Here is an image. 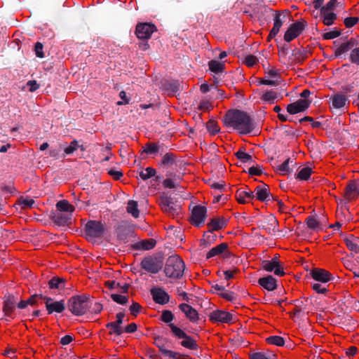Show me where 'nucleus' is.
Listing matches in <instances>:
<instances>
[{"label":"nucleus","mask_w":359,"mask_h":359,"mask_svg":"<svg viewBox=\"0 0 359 359\" xmlns=\"http://www.w3.org/2000/svg\"><path fill=\"white\" fill-rule=\"evenodd\" d=\"M344 242L349 250L354 253L359 252V237L349 235L344 238Z\"/></svg>","instance_id":"obj_20"},{"label":"nucleus","mask_w":359,"mask_h":359,"mask_svg":"<svg viewBox=\"0 0 359 359\" xmlns=\"http://www.w3.org/2000/svg\"><path fill=\"white\" fill-rule=\"evenodd\" d=\"M169 327L172 334L178 339H182L187 335V334L181 328L178 327L173 323H170Z\"/></svg>","instance_id":"obj_35"},{"label":"nucleus","mask_w":359,"mask_h":359,"mask_svg":"<svg viewBox=\"0 0 359 359\" xmlns=\"http://www.w3.org/2000/svg\"><path fill=\"white\" fill-rule=\"evenodd\" d=\"M207 129L212 135H215L219 131V127L217 121L214 120H210L207 123Z\"/></svg>","instance_id":"obj_40"},{"label":"nucleus","mask_w":359,"mask_h":359,"mask_svg":"<svg viewBox=\"0 0 359 359\" xmlns=\"http://www.w3.org/2000/svg\"><path fill=\"white\" fill-rule=\"evenodd\" d=\"M358 20L357 17H348L345 18L344 23L346 27L351 28L358 23Z\"/></svg>","instance_id":"obj_48"},{"label":"nucleus","mask_w":359,"mask_h":359,"mask_svg":"<svg viewBox=\"0 0 359 359\" xmlns=\"http://www.w3.org/2000/svg\"><path fill=\"white\" fill-rule=\"evenodd\" d=\"M161 353L170 358L182 359V355L180 353L165 348H161Z\"/></svg>","instance_id":"obj_43"},{"label":"nucleus","mask_w":359,"mask_h":359,"mask_svg":"<svg viewBox=\"0 0 359 359\" xmlns=\"http://www.w3.org/2000/svg\"><path fill=\"white\" fill-rule=\"evenodd\" d=\"M320 15L323 24L327 26L334 24V20L337 18L335 13L330 11H325V9H320Z\"/></svg>","instance_id":"obj_25"},{"label":"nucleus","mask_w":359,"mask_h":359,"mask_svg":"<svg viewBox=\"0 0 359 359\" xmlns=\"http://www.w3.org/2000/svg\"><path fill=\"white\" fill-rule=\"evenodd\" d=\"M4 355L11 359L16 358V349L13 348H7L4 353Z\"/></svg>","instance_id":"obj_57"},{"label":"nucleus","mask_w":359,"mask_h":359,"mask_svg":"<svg viewBox=\"0 0 359 359\" xmlns=\"http://www.w3.org/2000/svg\"><path fill=\"white\" fill-rule=\"evenodd\" d=\"M140 309V306L137 303H133L130 307L131 314H133L134 316H136L137 313H139Z\"/></svg>","instance_id":"obj_64"},{"label":"nucleus","mask_w":359,"mask_h":359,"mask_svg":"<svg viewBox=\"0 0 359 359\" xmlns=\"http://www.w3.org/2000/svg\"><path fill=\"white\" fill-rule=\"evenodd\" d=\"M71 219V216H69L67 213L65 215L63 212H57L54 215L55 222L59 224L60 225H65L67 224Z\"/></svg>","instance_id":"obj_31"},{"label":"nucleus","mask_w":359,"mask_h":359,"mask_svg":"<svg viewBox=\"0 0 359 359\" xmlns=\"http://www.w3.org/2000/svg\"><path fill=\"white\" fill-rule=\"evenodd\" d=\"M350 48V43H344L336 48L334 54L336 56H339L343 53L347 52Z\"/></svg>","instance_id":"obj_44"},{"label":"nucleus","mask_w":359,"mask_h":359,"mask_svg":"<svg viewBox=\"0 0 359 359\" xmlns=\"http://www.w3.org/2000/svg\"><path fill=\"white\" fill-rule=\"evenodd\" d=\"M258 283L264 289L268 291H273L277 287L276 280L271 276H268L266 277L259 278L258 280Z\"/></svg>","instance_id":"obj_18"},{"label":"nucleus","mask_w":359,"mask_h":359,"mask_svg":"<svg viewBox=\"0 0 359 359\" xmlns=\"http://www.w3.org/2000/svg\"><path fill=\"white\" fill-rule=\"evenodd\" d=\"M43 48V46L41 43H40V42L36 43L35 46H34L35 54L37 57H41V58L44 57Z\"/></svg>","instance_id":"obj_55"},{"label":"nucleus","mask_w":359,"mask_h":359,"mask_svg":"<svg viewBox=\"0 0 359 359\" xmlns=\"http://www.w3.org/2000/svg\"><path fill=\"white\" fill-rule=\"evenodd\" d=\"M50 288L59 289L64 286V281L59 278H53L48 283Z\"/></svg>","instance_id":"obj_41"},{"label":"nucleus","mask_w":359,"mask_h":359,"mask_svg":"<svg viewBox=\"0 0 359 359\" xmlns=\"http://www.w3.org/2000/svg\"><path fill=\"white\" fill-rule=\"evenodd\" d=\"M311 276L315 280L322 283H327L332 278V274L329 271L319 268L313 269L311 272Z\"/></svg>","instance_id":"obj_15"},{"label":"nucleus","mask_w":359,"mask_h":359,"mask_svg":"<svg viewBox=\"0 0 359 359\" xmlns=\"http://www.w3.org/2000/svg\"><path fill=\"white\" fill-rule=\"evenodd\" d=\"M144 151L147 154H154L158 151V146L155 144H149L146 145Z\"/></svg>","instance_id":"obj_58"},{"label":"nucleus","mask_w":359,"mask_h":359,"mask_svg":"<svg viewBox=\"0 0 359 359\" xmlns=\"http://www.w3.org/2000/svg\"><path fill=\"white\" fill-rule=\"evenodd\" d=\"M266 341L270 344L282 346L285 344V341L282 337L271 336L266 339Z\"/></svg>","instance_id":"obj_37"},{"label":"nucleus","mask_w":359,"mask_h":359,"mask_svg":"<svg viewBox=\"0 0 359 359\" xmlns=\"http://www.w3.org/2000/svg\"><path fill=\"white\" fill-rule=\"evenodd\" d=\"M227 224L228 219L223 216L211 219L207 224L208 231L204 233L203 236L208 237L209 234L212 233L213 231L224 229L227 226Z\"/></svg>","instance_id":"obj_9"},{"label":"nucleus","mask_w":359,"mask_h":359,"mask_svg":"<svg viewBox=\"0 0 359 359\" xmlns=\"http://www.w3.org/2000/svg\"><path fill=\"white\" fill-rule=\"evenodd\" d=\"M180 310L185 314L186 317L191 322L195 323L198 320V313L197 311L187 304H181L179 306Z\"/></svg>","instance_id":"obj_16"},{"label":"nucleus","mask_w":359,"mask_h":359,"mask_svg":"<svg viewBox=\"0 0 359 359\" xmlns=\"http://www.w3.org/2000/svg\"><path fill=\"white\" fill-rule=\"evenodd\" d=\"M312 174V169L309 167H304L299 170L297 173V178L300 180H307Z\"/></svg>","instance_id":"obj_33"},{"label":"nucleus","mask_w":359,"mask_h":359,"mask_svg":"<svg viewBox=\"0 0 359 359\" xmlns=\"http://www.w3.org/2000/svg\"><path fill=\"white\" fill-rule=\"evenodd\" d=\"M181 345L191 350H196L198 348L196 341L187 334L182 339Z\"/></svg>","instance_id":"obj_27"},{"label":"nucleus","mask_w":359,"mask_h":359,"mask_svg":"<svg viewBox=\"0 0 359 359\" xmlns=\"http://www.w3.org/2000/svg\"><path fill=\"white\" fill-rule=\"evenodd\" d=\"M151 294L154 302L157 304H165L169 301L168 294L161 289L152 290Z\"/></svg>","instance_id":"obj_19"},{"label":"nucleus","mask_w":359,"mask_h":359,"mask_svg":"<svg viewBox=\"0 0 359 359\" xmlns=\"http://www.w3.org/2000/svg\"><path fill=\"white\" fill-rule=\"evenodd\" d=\"M207 209L202 205L195 206L191 212V223L196 226H200L205 222L206 218Z\"/></svg>","instance_id":"obj_7"},{"label":"nucleus","mask_w":359,"mask_h":359,"mask_svg":"<svg viewBox=\"0 0 359 359\" xmlns=\"http://www.w3.org/2000/svg\"><path fill=\"white\" fill-rule=\"evenodd\" d=\"M127 212L131 214L134 217H138L140 211L137 208V203L133 200L129 201L127 205Z\"/></svg>","instance_id":"obj_32"},{"label":"nucleus","mask_w":359,"mask_h":359,"mask_svg":"<svg viewBox=\"0 0 359 359\" xmlns=\"http://www.w3.org/2000/svg\"><path fill=\"white\" fill-rule=\"evenodd\" d=\"M141 266L147 272L158 273L163 266V261L156 257H147L141 262Z\"/></svg>","instance_id":"obj_5"},{"label":"nucleus","mask_w":359,"mask_h":359,"mask_svg":"<svg viewBox=\"0 0 359 359\" xmlns=\"http://www.w3.org/2000/svg\"><path fill=\"white\" fill-rule=\"evenodd\" d=\"M312 288L314 291L319 294H325L327 292L326 287H323L319 283H315L312 285Z\"/></svg>","instance_id":"obj_61"},{"label":"nucleus","mask_w":359,"mask_h":359,"mask_svg":"<svg viewBox=\"0 0 359 359\" xmlns=\"http://www.w3.org/2000/svg\"><path fill=\"white\" fill-rule=\"evenodd\" d=\"M79 145L77 141L74 140L65 149V152L66 154H71L77 149Z\"/></svg>","instance_id":"obj_52"},{"label":"nucleus","mask_w":359,"mask_h":359,"mask_svg":"<svg viewBox=\"0 0 359 359\" xmlns=\"http://www.w3.org/2000/svg\"><path fill=\"white\" fill-rule=\"evenodd\" d=\"M256 198L260 201H266L269 197V187L266 184L257 186L255 190Z\"/></svg>","instance_id":"obj_22"},{"label":"nucleus","mask_w":359,"mask_h":359,"mask_svg":"<svg viewBox=\"0 0 359 359\" xmlns=\"http://www.w3.org/2000/svg\"><path fill=\"white\" fill-rule=\"evenodd\" d=\"M27 86L29 87V91L30 92H34L35 90H36L39 86V84H37L36 81L33 80V81H29L27 83Z\"/></svg>","instance_id":"obj_63"},{"label":"nucleus","mask_w":359,"mask_h":359,"mask_svg":"<svg viewBox=\"0 0 359 359\" xmlns=\"http://www.w3.org/2000/svg\"><path fill=\"white\" fill-rule=\"evenodd\" d=\"M332 106L335 109H341L346 105L347 97L343 94H335L331 97Z\"/></svg>","instance_id":"obj_24"},{"label":"nucleus","mask_w":359,"mask_h":359,"mask_svg":"<svg viewBox=\"0 0 359 359\" xmlns=\"http://www.w3.org/2000/svg\"><path fill=\"white\" fill-rule=\"evenodd\" d=\"M236 156L243 163H247L252 159L251 155L245 152L244 150L240 149L236 153Z\"/></svg>","instance_id":"obj_39"},{"label":"nucleus","mask_w":359,"mask_h":359,"mask_svg":"<svg viewBox=\"0 0 359 359\" xmlns=\"http://www.w3.org/2000/svg\"><path fill=\"white\" fill-rule=\"evenodd\" d=\"M351 62L359 65V47L353 49L350 55Z\"/></svg>","instance_id":"obj_50"},{"label":"nucleus","mask_w":359,"mask_h":359,"mask_svg":"<svg viewBox=\"0 0 359 359\" xmlns=\"http://www.w3.org/2000/svg\"><path fill=\"white\" fill-rule=\"evenodd\" d=\"M212 108V103L208 100H201L198 105V109L203 111H210Z\"/></svg>","instance_id":"obj_45"},{"label":"nucleus","mask_w":359,"mask_h":359,"mask_svg":"<svg viewBox=\"0 0 359 359\" xmlns=\"http://www.w3.org/2000/svg\"><path fill=\"white\" fill-rule=\"evenodd\" d=\"M278 97V93L273 90L266 91L261 97V100L273 103Z\"/></svg>","instance_id":"obj_30"},{"label":"nucleus","mask_w":359,"mask_h":359,"mask_svg":"<svg viewBox=\"0 0 359 359\" xmlns=\"http://www.w3.org/2000/svg\"><path fill=\"white\" fill-rule=\"evenodd\" d=\"M104 231V225L100 222L89 221L86 225V234L90 237H100Z\"/></svg>","instance_id":"obj_13"},{"label":"nucleus","mask_w":359,"mask_h":359,"mask_svg":"<svg viewBox=\"0 0 359 359\" xmlns=\"http://www.w3.org/2000/svg\"><path fill=\"white\" fill-rule=\"evenodd\" d=\"M235 197L240 204L250 203L255 197L254 192L248 188H241L236 192Z\"/></svg>","instance_id":"obj_14"},{"label":"nucleus","mask_w":359,"mask_h":359,"mask_svg":"<svg viewBox=\"0 0 359 359\" xmlns=\"http://www.w3.org/2000/svg\"><path fill=\"white\" fill-rule=\"evenodd\" d=\"M161 320L165 323H170L173 320V314L170 311H164L161 315Z\"/></svg>","instance_id":"obj_54"},{"label":"nucleus","mask_w":359,"mask_h":359,"mask_svg":"<svg viewBox=\"0 0 359 359\" xmlns=\"http://www.w3.org/2000/svg\"><path fill=\"white\" fill-rule=\"evenodd\" d=\"M119 97L122 100V101H118L117 102L118 105H123V104H127L129 103V99L128 98L126 95V93L123 90L121 91L119 93Z\"/></svg>","instance_id":"obj_60"},{"label":"nucleus","mask_w":359,"mask_h":359,"mask_svg":"<svg viewBox=\"0 0 359 359\" xmlns=\"http://www.w3.org/2000/svg\"><path fill=\"white\" fill-rule=\"evenodd\" d=\"M56 208L59 212H66L72 216V212L75 210L74 205L70 204L67 200H62L57 203Z\"/></svg>","instance_id":"obj_23"},{"label":"nucleus","mask_w":359,"mask_h":359,"mask_svg":"<svg viewBox=\"0 0 359 359\" xmlns=\"http://www.w3.org/2000/svg\"><path fill=\"white\" fill-rule=\"evenodd\" d=\"M339 34L340 32L338 31H332L325 33L323 37L324 39H333L339 36Z\"/></svg>","instance_id":"obj_59"},{"label":"nucleus","mask_w":359,"mask_h":359,"mask_svg":"<svg viewBox=\"0 0 359 359\" xmlns=\"http://www.w3.org/2000/svg\"><path fill=\"white\" fill-rule=\"evenodd\" d=\"M311 100L300 99L287 105V111L290 114H296L306 111L311 105Z\"/></svg>","instance_id":"obj_11"},{"label":"nucleus","mask_w":359,"mask_h":359,"mask_svg":"<svg viewBox=\"0 0 359 359\" xmlns=\"http://www.w3.org/2000/svg\"><path fill=\"white\" fill-rule=\"evenodd\" d=\"M358 194L356 184L354 182H350L346 188L345 198L349 201L353 200L358 197Z\"/></svg>","instance_id":"obj_26"},{"label":"nucleus","mask_w":359,"mask_h":359,"mask_svg":"<svg viewBox=\"0 0 359 359\" xmlns=\"http://www.w3.org/2000/svg\"><path fill=\"white\" fill-rule=\"evenodd\" d=\"M239 270L238 269H234L233 270H227L224 272V278L227 280L233 278L235 275L238 273Z\"/></svg>","instance_id":"obj_56"},{"label":"nucleus","mask_w":359,"mask_h":359,"mask_svg":"<svg viewBox=\"0 0 359 359\" xmlns=\"http://www.w3.org/2000/svg\"><path fill=\"white\" fill-rule=\"evenodd\" d=\"M306 224L310 229H316L318 227L319 222L315 217L311 216L306 219Z\"/></svg>","instance_id":"obj_49"},{"label":"nucleus","mask_w":359,"mask_h":359,"mask_svg":"<svg viewBox=\"0 0 359 359\" xmlns=\"http://www.w3.org/2000/svg\"><path fill=\"white\" fill-rule=\"evenodd\" d=\"M224 123L241 134L250 133L254 128L250 117L239 110H230L224 116Z\"/></svg>","instance_id":"obj_1"},{"label":"nucleus","mask_w":359,"mask_h":359,"mask_svg":"<svg viewBox=\"0 0 359 359\" xmlns=\"http://www.w3.org/2000/svg\"><path fill=\"white\" fill-rule=\"evenodd\" d=\"M34 203V201L32 198H21L20 200V205H22V208H31Z\"/></svg>","instance_id":"obj_51"},{"label":"nucleus","mask_w":359,"mask_h":359,"mask_svg":"<svg viewBox=\"0 0 359 359\" xmlns=\"http://www.w3.org/2000/svg\"><path fill=\"white\" fill-rule=\"evenodd\" d=\"M282 25L283 22L280 18V15L277 14L274 18L273 27L269 34V38L275 37L276 35L278 33Z\"/></svg>","instance_id":"obj_28"},{"label":"nucleus","mask_w":359,"mask_h":359,"mask_svg":"<svg viewBox=\"0 0 359 359\" xmlns=\"http://www.w3.org/2000/svg\"><path fill=\"white\" fill-rule=\"evenodd\" d=\"M185 265L178 255L170 256L165 264V273L168 277L178 278L183 275Z\"/></svg>","instance_id":"obj_2"},{"label":"nucleus","mask_w":359,"mask_h":359,"mask_svg":"<svg viewBox=\"0 0 359 359\" xmlns=\"http://www.w3.org/2000/svg\"><path fill=\"white\" fill-rule=\"evenodd\" d=\"M68 307L73 314L81 316L88 309L87 298L83 296L73 297L69 301Z\"/></svg>","instance_id":"obj_3"},{"label":"nucleus","mask_w":359,"mask_h":359,"mask_svg":"<svg viewBox=\"0 0 359 359\" xmlns=\"http://www.w3.org/2000/svg\"><path fill=\"white\" fill-rule=\"evenodd\" d=\"M228 250V244L226 243H222L212 248L207 254L206 259H210L212 257L220 255Z\"/></svg>","instance_id":"obj_21"},{"label":"nucleus","mask_w":359,"mask_h":359,"mask_svg":"<svg viewBox=\"0 0 359 359\" xmlns=\"http://www.w3.org/2000/svg\"><path fill=\"white\" fill-rule=\"evenodd\" d=\"M36 299H37L36 295H32L27 300H21L18 303V308L22 309L26 308L28 305L33 306V305L36 304Z\"/></svg>","instance_id":"obj_36"},{"label":"nucleus","mask_w":359,"mask_h":359,"mask_svg":"<svg viewBox=\"0 0 359 359\" xmlns=\"http://www.w3.org/2000/svg\"><path fill=\"white\" fill-rule=\"evenodd\" d=\"M289 161H290V159H287L285 160L282 164H280L279 166H278V170L283 174V175H285L287 174L289 170H290V168H289Z\"/></svg>","instance_id":"obj_53"},{"label":"nucleus","mask_w":359,"mask_h":359,"mask_svg":"<svg viewBox=\"0 0 359 359\" xmlns=\"http://www.w3.org/2000/svg\"><path fill=\"white\" fill-rule=\"evenodd\" d=\"M156 170L151 167H148L145 169L142 170L140 172V177L144 180H146L147 179H149L150 177L154 176L156 175Z\"/></svg>","instance_id":"obj_34"},{"label":"nucleus","mask_w":359,"mask_h":359,"mask_svg":"<svg viewBox=\"0 0 359 359\" xmlns=\"http://www.w3.org/2000/svg\"><path fill=\"white\" fill-rule=\"evenodd\" d=\"M262 267L266 271H273L274 274L278 276H283L285 274L280 261L264 260L262 262Z\"/></svg>","instance_id":"obj_12"},{"label":"nucleus","mask_w":359,"mask_h":359,"mask_svg":"<svg viewBox=\"0 0 359 359\" xmlns=\"http://www.w3.org/2000/svg\"><path fill=\"white\" fill-rule=\"evenodd\" d=\"M209 318L212 323H232L236 321V318L231 313L223 310L212 311Z\"/></svg>","instance_id":"obj_6"},{"label":"nucleus","mask_w":359,"mask_h":359,"mask_svg":"<svg viewBox=\"0 0 359 359\" xmlns=\"http://www.w3.org/2000/svg\"><path fill=\"white\" fill-rule=\"evenodd\" d=\"M175 180L168 178L163 182V185L165 188L173 189L176 187Z\"/></svg>","instance_id":"obj_62"},{"label":"nucleus","mask_w":359,"mask_h":359,"mask_svg":"<svg viewBox=\"0 0 359 359\" xmlns=\"http://www.w3.org/2000/svg\"><path fill=\"white\" fill-rule=\"evenodd\" d=\"M159 205L162 210L169 216L175 217L181 213V206L175 203L170 197L164 194L160 196Z\"/></svg>","instance_id":"obj_4"},{"label":"nucleus","mask_w":359,"mask_h":359,"mask_svg":"<svg viewBox=\"0 0 359 359\" xmlns=\"http://www.w3.org/2000/svg\"><path fill=\"white\" fill-rule=\"evenodd\" d=\"M209 69L214 73L222 72L224 69V63L217 60H210L208 62Z\"/></svg>","instance_id":"obj_29"},{"label":"nucleus","mask_w":359,"mask_h":359,"mask_svg":"<svg viewBox=\"0 0 359 359\" xmlns=\"http://www.w3.org/2000/svg\"><path fill=\"white\" fill-rule=\"evenodd\" d=\"M111 299L116 303L120 304H125L128 302V297L126 295L119 294H112Z\"/></svg>","instance_id":"obj_46"},{"label":"nucleus","mask_w":359,"mask_h":359,"mask_svg":"<svg viewBox=\"0 0 359 359\" xmlns=\"http://www.w3.org/2000/svg\"><path fill=\"white\" fill-rule=\"evenodd\" d=\"M46 307L49 314L57 312L62 313L65 309L63 301L52 302L50 298H46Z\"/></svg>","instance_id":"obj_17"},{"label":"nucleus","mask_w":359,"mask_h":359,"mask_svg":"<svg viewBox=\"0 0 359 359\" xmlns=\"http://www.w3.org/2000/svg\"><path fill=\"white\" fill-rule=\"evenodd\" d=\"M156 31V27L151 23H139L136 26L135 34L140 39H148Z\"/></svg>","instance_id":"obj_8"},{"label":"nucleus","mask_w":359,"mask_h":359,"mask_svg":"<svg viewBox=\"0 0 359 359\" xmlns=\"http://www.w3.org/2000/svg\"><path fill=\"white\" fill-rule=\"evenodd\" d=\"M257 62L258 59L257 58V57L252 55L246 56L244 60V64L248 67H252L255 66V65H257Z\"/></svg>","instance_id":"obj_47"},{"label":"nucleus","mask_w":359,"mask_h":359,"mask_svg":"<svg viewBox=\"0 0 359 359\" xmlns=\"http://www.w3.org/2000/svg\"><path fill=\"white\" fill-rule=\"evenodd\" d=\"M155 246V241L153 239L142 241L138 243V247L143 250H150Z\"/></svg>","instance_id":"obj_42"},{"label":"nucleus","mask_w":359,"mask_h":359,"mask_svg":"<svg viewBox=\"0 0 359 359\" xmlns=\"http://www.w3.org/2000/svg\"><path fill=\"white\" fill-rule=\"evenodd\" d=\"M107 327L109 329V334H116L120 335L122 334L121 327L115 322L109 323L107 325Z\"/></svg>","instance_id":"obj_38"},{"label":"nucleus","mask_w":359,"mask_h":359,"mask_svg":"<svg viewBox=\"0 0 359 359\" xmlns=\"http://www.w3.org/2000/svg\"><path fill=\"white\" fill-rule=\"evenodd\" d=\"M304 23L302 22H296L292 24L284 35V39L287 42H290L297 38L304 30Z\"/></svg>","instance_id":"obj_10"}]
</instances>
